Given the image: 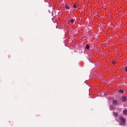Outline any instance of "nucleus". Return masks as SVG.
Returning <instances> with one entry per match:
<instances>
[{
	"mask_svg": "<svg viewBox=\"0 0 127 127\" xmlns=\"http://www.w3.org/2000/svg\"><path fill=\"white\" fill-rule=\"evenodd\" d=\"M119 119L121 121L122 124H124L125 123V120L124 119L122 116H120L119 117Z\"/></svg>",
	"mask_w": 127,
	"mask_h": 127,
	"instance_id": "nucleus-1",
	"label": "nucleus"
},
{
	"mask_svg": "<svg viewBox=\"0 0 127 127\" xmlns=\"http://www.w3.org/2000/svg\"><path fill=\"white\" fill-rule=\"evenodd\" d=\"M113 105H117L118 104V102L116 100H114L113 101Z\"/></svg>",
	"mask_w": 127,
	"mask_h": 127,
	"instance_id": "nucleus-2",
	"label": "nucleus"
},
{
	"mask_svg": "<svg viewBox=\"0 0 127 127\" xmlns=\"http://www.w3.org/2000/svg\"><path fill=\"white\" fill-rule=\"evenodd\" d=\"M122 101L123 102L127 100V98L126 96H123L122 98Z\"/></svg>",
	"mask_w": 127,
	"mask_h": 127,
	"instance_id": "nucleus-3",
	"label": "nucleus"
},
{
	"mask_svg": "<svg viewBox=\"0 0 127 127\" xmlns=\"http://www.w3.org/2000/svg\"><path fill=\"white\" fill-rule=\"evenodd\" d=\"M123 113L126 115H127V110L124 109L123 110Z\"/></svg>",
	"mask_w": 127,
	"mask_h": 127,
	"instance_id": "nucleus-4",
	"label": "nucleus"
},
{
	"mask_svg": "<svg viewBox=\"0 0 127 127\" xmlns=\"http://www.w3.org/2000/svg\"><path fill=\"white\" fill-rule=\"evenodd\" d=\"M65 8L67 10H68L69 9V7L67 5H65Z\"/></svg>",
	"mask_w": 127,
	"mask_h": 127,
	"instance_id": "nucleus-5",
	"label": "nucleus"
},
{
	"mask_svg": "<svg viewBox=\"0 0 127 127\" xmlns=\"http://www.w3.org/2000/svg\"><path fill=\"white\" fill-rule=\"evenodd\" d=\"M85 48L86 49H89L90 48V46L88 44L86 45V46H85Z\"/></svg>",
	"mask_w": 127,
	"mask_h": 127,
	"instance_id": "nucleus-6",
	"label": "nucleus"
},
{
	"mask_svg": "<svg viewBox=\"0 0 127 127\" xmlns=\"http://www.w3.org/2000/svg\"><path fill=\"white\" fill-rule=\"evenodd\" d=\"M124 90L119 89V92L121 93H123L124 92Z\"/></svg>",
	"mask_w": 127,
	"mask_h": 127,
	"instance_id": "nucleus-7",
	"label": "nucleus"
},
{
	"mask_svg": "<svg viewBox=\"0 0 127 127\" xmlns=\"http://www.w3.org/2000/svg\"><path fill=\"white\" fill-rule=\"evenodd\" d=\"M74 22V20L73 19H71L70 21H68V22L69 23L70 22L72 23Z\"/></svg>",
	"mask_w": 127,
	"mask_h": 127,
	"instance_id": "nucleus-8",
	"label": "nucleus"
},
{
	"mask_svg": "<svg viewBox=\"0 0 127 127\" xmlns=\"http://www.w3.org/2000/svg\"><path fill=\"white\" fill-rule=\"evenodd\" d=\"M78 6V5L75 4L73 5V7L74 8H77V7Z\"/></svg>",
	"mask_w": 127,
	"mask_h": 127,
	"instance_id": "nucleus-9",
	"label": "nucleus"
},
{
	"mask_svg": "<svg viewBox=\"0 0 127 127\" xmlns=\"http://www.w3.org/2000/svg\"><path fill=\"white\" fill-rule=\"evenodd\" d=\"M114 116L115 117H117L118 116L117 113H115L114 114Z\"/></svg>",
	"mask_w": 127,
	"mask_h": 127,
	"instance_id": "nucleus-10",
	"label": "nucleus"
},
{
	"mask_svg": "<svg viewBox=\"0 0 127 127\" xmlns=\"http://www.w3.org/2000/svg\"><path fill=\"white\" fill-rule=\"evenodd\" d=\"M125 70L126 72H127V67H126L125 68Z\"/></svg>",
	"mask_w": 127,
	"mask_h": 127,
	"instance_id": "nucleus-11",
	"label": "nucleus"
},
{
	"mask_svg": "<svg viewBox=\"0 0 127 127\" xmlns=\"http://www.w3.org/2000/svg\"><path fill=\"white\" fill-rule=\"evenodd\" d=\"M78 8H77L76 9V10H78Z\"/></svg>",
	"mask_w": 127,
	"mask_h": 127,
	"instance_id": "nucleus-12",
	"label": "nucleus"
}]
</instances>
